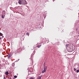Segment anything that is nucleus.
<instances>
[{
	"label": "nucleus",
	"instance_id": "nucleus-1",
	"mask_svg": "<svg viewBox=\"0 0 79 79\" xmlns=\"http://www.w3.org/2000/svg\"><path fill=\"white\" fill-rule=\"evenodd\" d=\"M73 45L72 44H67L66 46V49L69 52H71L72 50H73Z\"/></svg>",
	"mask_w": 79,
	"mask_h": 79
},
{
	"label": "nucleus",
	"instance_id": "nucleus-2",
	"mask_svg": "<svg viewBox=\"0 0 79 79\" xmlns=\"http://www.w3.org/2000/svg\"><path fill=\"white\" fill-rule=\"evenodd\" d=\"M21 5H27V3L26 0H21Z\"/></svg>",
	"mask_w": 79,
	"mask_h": 79
},
{
	"label": "nucleus",
	"instance_id": "nucleus-3",
	"mask_svg": "<svg viewBox=\"0 0 79 79\" xmlns=\"http://www.w3.org/2000/svg\"><path fill=\"white\" fill-rule=\"evenodd\" d=\"M46 71H47V66H45L44 68V70L42 71V73H44Z\"/></svg>",
	"mask_w": 79,
	"mask_h": 79
},
{
	"label": "nucleus",
	"instance_id": "nucleus-4",
	"mask_svg": "<svg viewBox=\"0 0 79 79\" xmlns=\"http://www.w3.org/2000/svg\"><path fill=\"white\" fill-rule=\"evenodd\" d=\"M18 3L19 4H20V5H21V1L19 0L18 1Z\"/></svg>",
	"mask_w": 79,
	"mask_h": 79
},
{
	"label": "nucleus",
	"instance_id": "nucleus-5",
	"mask_svg": "<svg viewBox=\"0 0 79 79\" xmlns=\"http://www.w3.org/2000/svg\"><path fill=\"white\" fill-rule=\"evenodd\" d=\"M5 74L6 75H8V71H6L5 72Z\"/></svg>",
	"mask_w": 79,
	"mask_h": 79
},
{
	"label": "nucleus",
	"instance_id": "nucleus-6",
	"mask_svg": "<svg viewBox=\"0 0 79 79\" xmlns=\"http://www.w3.org/2000/svg\"><path fill=\"white\" fill-rule=\"evenodd\" d=\"M29 33L28 32H27L26 33V35H28V36H29Z\"/></svg>",
	"mask_w": 79,
	"mask_h": 79
},
{
	"label": "nucleus",
	"instance_id": "nucleus-7",
	"mask_svg": "<svg viewBox=\"0 0 79 79\" xmlns=\"http://www.w3.org/2000/svg\"><path fill=\"white\" fill-rule=\"evenodd\" d=\"M2 19H4L5 17L4 16H3V15H2Z\"/></svg>",
	"mask_w": 79,
	"mask_h": 79
},
{
	"label": "nucleus",
	"instance_id": "nucleus-8",
	"mask_svg": "<svg viewBox=\"0 0 79 79\" xmlns=\"http://www.w3.org/2000/svg\"><path fill=\"white\" fill-rule=\"evenodd\" d=\"M38 48H40V47H41V45H39V46H37Z\"/></svg>",
	"mask_w": 79,
	"mask_h": 79
},
{
	"label": "nucleus",
	"instance_id": "nucleus-9",
	"mask_svg": "<svg viewBox=\"0 0 79 79\" xmlns=\"http://www.w3.org/2000/svg\"><path fill=\"white\" fill-rule=\"evenodd\" d=\"M0 35H1V36H2L3 35V34H2V33H1V32H0Z\"/></svg>",
	"mask_w": 79,
	"mask_h": 79
},
{
	"label": "nucleus",
	"instance_id": "nucleus-10",
	"mask_svg": "<svg viewBox=\"0 0 79 79\" xmlns=\"http://www.w3.org/2000/svg\"><path fill=\"white\" fill-rule=\"evenodd\" d=\"M14 77L15 78H16L17 77V76H14Z\"/></svg>",
	"mask_w": 79,
	"mask_h": 79
},
{
	"label": "nucleus",
	"instance_id": "nucleus-11",
	"mask_svg": "<svg viewBox=\"0 0 79 79\" xmlns=\"http://www.w3.org/2000/svg\"><path fill=\"white\" fill-rule=\"evenodd\" d=\"M29 79H34V78H32V77L30 78Z\"/></svg>",
	"mask_w": 79,
	"mask_h": 79
},
{
	"label": "nucleus",
	"instance_id": "nucleus-12",
	"mask_svg": "<svg viewBox=\"0 0 79 79\" xmlns=\"http://www.w3.org/2000/svg\"><path fill=\"white\" fill-rule=\"evenodd\" d=\"M77 73H79V70H77Z\"/></svg>",
	"mask_w": 79,
	"mask_h": 79
},
{
	"label": "nucleus",
	"instance_id": "nucleus-13",
	"mask_svg": "<svg viewBox=\"0 0 79 79\" xmlns=\"http://www.w3.org/2000/svg\"><path fill=\"white\" fill-rule=\"evenodd\" d=\"M10 57H11V56H9L8 57V58H10Z\"/></svg>",
	"mask_w": 79,
	"mask_h": 79
},
{
	"label": "nucleus",
	"instance_id": "nucleus-14",
	"mask_svg": "<svg viewBox=\"0 0 79 79\" xmlns=\"http://www.w3.org/2000/svg\"><path fill=\"white\" fill-rule=\"evenodd\" d=\"M74 71H76V69H75V68H74Z\"/></svg>",
	"mask_w": 79,
	"mask_h": 79
},
{
	"label": "nucleus",
	"instance_id": "nucleus-15",
	"mask_svg": "<svg viewBox=\"0 0 79 79\" xmlns=\"http://www.w3.org/2000/svg\"><path fill=\"white\" fill-rule=\"evenodd\" d=\"M1 39H2V38L0 37V40H1Z\"/></svg>",
	"mask_w": 79,
	"mask_h": 79
},
{
	"label": "nucleus",
	"instance_id": "nucleus-16",
	"mask_svg": "<svg viewBox=\"0 0 79 79\" xmlns=\"http://www.w3.org/2000/svg\"><path fill=\"white\" fill-rule=\"evenodd\" d=\"M4 79H5V77H4Z\"/></svg>",
	"mask_w": 79,
	"mask_h": 79
},
{
	"label": "nucleus",
	"instance_id": "nucleus-17",
	"mask_svg": "<svg viewBox=\"0 0 79 79\" xmlns=\"http://www.w3.org/2000/svg\"><path fill=\"white\" fill-rule=\"evenodd\" d=\"M4 16H5V14H4Z\"/></svg>",
	"mask_w": 79,
	"mask_h": 79
},
{
	"label": "nucleus",
	"instance_id": "nucleus-18",
	"mask_svg": "<svg viewBox=\"0 0 79 79\" xmlns=\"http://www.w3.org/2000/svg\"><path fill=\"white\" fill-rule=\"evenodd\" d=\"M4 37V36H2V37Z\"/></svg>",
	"mask_w": 79,
	"mask_h": 79
}]
</instances>
